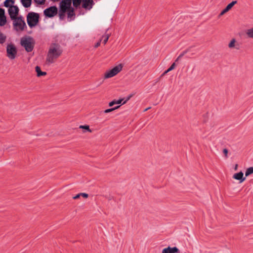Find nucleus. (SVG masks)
Masks as SVG:
<instances>
[{
    "mask_svg": "<svg viewBox=\"0 0 253 253\" xmlns=\"http://www.w3.org/2000/svg\"><path fill=\"white\" fill-rule=\"evenodd\" d=\"M5 15V11L4 9L0 8V17Z\"/></svg>",
    "mask_w": 253,
    "mask_h": 253,
    "instance_id": "obj_32",
    "label": "nucleus"
},
{
    "mask_svg": "<svg viewBox=\"0 0 253 253\" xmlns=\"http://www.w3.org/2000/svg\"><path fill=\"white\" fill-rule=\"evenodd\" d=\"M82 7L90 10L92 8L94 2L93 0H83Z\"/></svg>",
    "mask_w": 253,
    "mask_h": 253,
    "instance_id": "obj_10",
    "label": "nucleus"
},
{
    "mask_svg": "<svg viewBox=\"0 0 253 253\" xmlns=\"http://www.w3.org/2000/svg\"><path fill=\"white\" fill-rule=\"evenodd\" d=\"M162 253H169L168 247L164 249L162 251Z\"/></svg>",
    "mask_w": 253,
    "mask_h": 253,
    "instance_id": "obj_35",
    "label": "nucleus"
},
{
    "mask_svg": "<svg viewBox=\"0 0 253 253\" xmlns=\"http://www.w3.org/2000/svg\"><path fill=\"white\" fill-rule=\"evenodd\" d=\"M100 42H101V40H100V41L98 42L97 43H95V44L94 45V47L95 48L98 47L100 45Z\"/></svg>",
    "mask_w": 253,
    "mask_h": 253,
    "instance_id": "obj_36",
    "label": "nucleus"
},
{
    "mask_svg": "<svg viewBox=\"0 0 253 253\" xmlns=\"http://www.w3.org/2000/svg\"><path fill=\"white\" fill-rule=\"evenodd\" d=\"M132 96L131 95H130L129 96H128L126 99L122 103V104H124L125 103H126L128 100H129V99L131 98V97Z\"/></svg>",
    "mask_w": 253,
    "mask_h": 253,
    "instance_id": "obj_37",
    "label": "nucleus"
},
{
    "mask_svg": "<svg viewBox=\"0 0 253 253\" xmlns=\"http://www.w3.org/2000/svg\"><path fill=\"white\" fill-rule=\"evenodd\" d=\"M67 10L59 8V17L60 19L63 20L64 19L65 16V13Z\"/></svg>",
    "mask_w": 253,
    "mask_h": 253,
    "instance_id": "obj_17",
    "label": "nucleus"
},
{
    "mask_svg": "<svg viewBox=\"0 0 253 253\" xmlns=\"http://www.w3.org/2000/svg\"><path fill=\"white\" fill-rule=\"evenodd\" d=\"M238 164H236V165H235V167H234V170H237V169H238Z\"/></svg>",
    "mask_w": 253,
    "mask_h": 253,
    "instance_id": "obj_41",
    "label": "nucleus"
},
{
    "mask_svg": "<svg viewBox=\"0 0 253 253\" xmlns=\"http://www.w3.org/2000/svg\"><path fill=\"white\" fill-rule=\"evenodd\" d=\"M80 196H80V193H79V194H78L76 195L75 196H74V197H73V199H78Z\"/></svg>",
    "mask_w": 253,
    "mask_h": 253,
    "instance_id": "obj_39",
    "label": "nucleus"
},
{
    "mask_svg": "<svg viewBox=\"0 0 253 253\" xmlns=\"http://www.w3.org/2000/svg\"><path fill=\"white\" fill-rule=\"evenodd\" d=\"M35 70L37 72V76L39 77L42 76H45L46 75V73L45 72H42L41 70V68L38 66H37L36 67Z\"/></svg>",
    "mask_w": 253,
    "mask_h": 253,
    "instance_id": "obj_15",
    "label": "nucleus"
},
{
    "mask_svg": "<svg viewBox=\"0 0 253 253\" xmlns=\"http://www.w3.org/2000/svg\"><path fill=\"white\" fill-rule=\"evenodd\" d=\"M189 49H187L184 51H183L179 55V58L182 57L185 54H186L188 51Z\"/></svg>",
    "mask_w": 253,
    "mask_h": 253,
    "instance_id": "obj_29",
    "label": "nucleus"
},
{
    "mask_svg": "<svg viewBox=\"0 0 253 253\" xmlns=\"http://www.w3.org/2000/svg\"><path fill=\"white\" fill-rule=\"evenodd\" d=\"M150 108V107H148V108L145 109L144 111L145 112V111L148 110Z\"/></svg>",
    "mask_w": 253,
    "mask_h": 253,
    "instance_id": "obj_43",
    "label": "nucleus"
},
{
    "mask_svg": "<svg viewBox=\"0 0 253 253\" xmlns=\"http://www.w3.org/2000/svg\"><path fill=\"white\" fill-rule=\"evenodd\" d=\"M13 20V26L16 31H23L27 27L26 23L21 16L12 19Z\"/></svg>",
    "mask_w": 253,
    "mask_h": 253,
    "instance_id": "obj_4",
    "label": "nucleus"
},
{
    "mask_svg": "<svg viewBox=\"0 0 253 253\" xmlns=\"http://www.w3.org/2000/svg\"><path fill=\"white\" fill-rule=\"evenodd\" d=\"M34 1L38 4H43L45 0H34Z\"/></svg>",
    "mask_w": 253,
    "mask_h": 253,
    "instance_id": "obj_28",
    "label": "nucleus"
},
{
    "mask_svg": "<svg viewBox=\"0 0 253 253\" xmlns=\"http://www.w3.org/2000/svg\"><path fill=\"white\" fill-rule=\"evenodd\" d=\"M6 36L0 32V43H3L6 40Z\"/></svg>",
    "mask_w": 253,
    "mask_h": 253,
    "instance_id": "obj_24",
    "label": "nucleus"
},
{
    "mask_svg": "<svg viewBox=\"0 0 253 253\" xmlns=\"http://www.w3.org/2000/svg\"><path fill=\"white\" fill-rule=\"evenodd\" d=\"M228 47L232 49L235 48L237 50L240 49V44L237 42L235 39H232L228 44Z\"/></svg>",
    "mask_w": 253,
    "mask_h": 253,
    "instance_id": "obj_12",
    "label": "nucleus"
},
{
    "mask_svg": "<svg viewBox=\"0 0 253 253\" xmlns=\"http://www.w3.org/2000/svg\"><path fill=\"white\" fill-rule=\"evenodd\" d=\"M6 53L7 56L10 59L12 60L15 59L17 53L15 46L12 43L8 44L6 47Z\"/></svg>",
    "mask_w": 253,
    "mask_h": 253,
    "instance_id": "obj_5",
    "label": "nucleus"
},
{
    "mask_svg": "<svg viewBox=\"0 0 253 253\" xmlns=\"http://www.w3.org/2000/svg\"><path fill=\"white\" fill-rule=\"evenodd\" d=\"M80 196H83L84 198H87L88 197V195L85 193H80Z\"/></svg>",
    "mask_w": 253,
    "mask_h": 253,
    "instance_id": "obj_34",
    "label": "nucleus"
},
{
    "mask_svg": "<svg viewBox=\"0 0 253 253\" xmlns=\"http://www.w3.org/2000/svg\"><path fill=\"white\" fill-rule=\"evenodd\" d=\"M66 12L67 13L68 18L70 19L69 21L74 19L75 13L73 7H72L70 8Z\"/></svg>",
    "mask_w": 253,
    "mask_h": 253,
    "instance_id": "obj_14",
    "label": "nucleus"
},
{
    "mask_svg": "<svg viewBox=\"0 0 253 253\" xmlns=\"http://www.w3.org/2000/svg\"><path fill=\"white\" fill-rule=\"evenodd\" d=\"M115 104H116V101L115 100L110 102L109 103V106L110 107H112Z\"/></svg>",
    "mask_w": 253,
    "mask_h": 253,
    "instance_id": "obj_33",
    "label": "nucleus"
},
{
    "mask_svg": "<svg viewBox=\"0 0 253 253\" xmlns=\"http://www.w3.org/2000/svg\"><path fill=\"white\" fill-rule=\"evenodd\" d=\"M73 6L76 8H78L81 4L83 0H72Z\"/></svg>",
    "mask_w": 253,
    "mask_h": 253,
    "instance_id": "obj_22",
    "label": "nucleus"
},
{
    "mask_svg": "<svg viewBox=\"0 0 253 253\" xmlns=\"http://www.w3.org/2000/svg\"><path fill=\"white\" fill-rule=\"evenodd\" d=\"M168 249H169V253H180L179 250L176 247H174L172 248L168 247Z\"/></svg>",
    "mask_w": 253,
    "mask_h": 253,
    "instance_id": "obj_18",
    "label": "nucleus"
},
{
    "mask_svg": "<svg viewBox=\"0 0 253 253\" xmlns=\"http://www.w3.org/2000/svg\"><path fill=\"white\" fill-rule=\"evenodd\" d=\"M6 23V17L5 15L0 17V26H3Z\"/></svg>",
    "mask_w": 253,
    "mask_h": 253,
    "instance_id": "obj_20",
    "label": "nucleus"
},
{
    "mask_svg": "<svg viewBox=\"0 0 253 253\" xmlns=\"http://www.w3.org/2000/svg\"><path fill=\"white\" fill-rule=\"evenodd\" d=\"M168 72H169V71H168V70H166L161 76V77L165 76L166 74H167Z\"/></svg>",
    "mask_w": 253,
    "mask_h": 253,
    "instance_id": "obj_38",
    "label": "nucleus"
},
{
    "mask_svg": "<svg viewBox=\"0 0 253 253\" xmlns=\"http://www.w3.org/2000/svg\"><path fill=\"white\" fill-rule=\"evenodd\" d=\"M34 44L33 39L30 37L21 40V45L25 48L28 52H31L33 50Z\"/></svg>",
    "mask_w": 253,
    "mask_h": 253,
    "instance_id": "obj_3",
    "label": "nucleus"
},
{
    "mask_svg": "<svg viewBox=\"0 0 253 253\" xmlns=\"http://www.w3.org/2000/svg\"><path fill=\"white\" fill-rule=\"evenodd\" d=\"M253 173V167H250L248 168L245 172L246 176H248L249 175Z\"/></svg>",
    "mask_w": 253,
    "mask_h": 253,
    "instance_id": "obj_23",
    "label": "nucleus"
},
{
    "mask_svg": "<svg viewBox=\"0 0 253 253\" xmlns=\"http://www.w3.org/2000/svg\"><path fill=\"white\" fill-rule=\"evenodd\" d=\"M120 107V105H119V106H117L115 107H114V108H110V109H106L104 111V113H110L111 112H112L114 110H116V109H117L118 108H119V107Z\"/></svg>",
    "mask_w": 253,
    "mask_h": 253,
    "instance_id": "obj_25",
    "label": "nucleus"
},
{
    "mask_svg": "<svg viewBox=\"0 0 253 253\" xmlns=\"http://www.w3.org/2000/svg\"><path fill=\"white\" fill-rule=\"evenodd\" d=\"M19 8L16 5H11L8 8V12L11 20L16 19L18 17L17 15L19 13Z\"/></svg>",
    "mask_w": 253,
    "mask_h": 253,
    "instance_id": "obj_8",
    "label": "nucleus"
},
{
    "mask_svg": "<svg viewBox=\"0 0 253 253\" xmlns=\"http://www.w3.org/2000/svg\"><path fill=\"white\" fill-rule=\"evenodd\" d=\"M79 128L85 129L89 132H91V130L90 129L89 126H88V125L80 126Z\"/></svg>",
    "mask_w": 253,
    "mask_h": 253,
    "instance_id": "obj_27",
    "label": "nucleus"
},
{
    "mask_svg": "<svg viewBox=\"0 0 253 253\" xmlns=\"http://www.w3.org/2000/svg\"><path fill=\"white\" fill-rule=\"evenodd\" d=\"M110 36V34H106L104 36H103L102 38H104L103 41V43L105 44L107 42L108 39Z\"/></svg>",
    "mask_w": 253,
    "mask_h": 253,
    "instance_id": "obj_26",
    "label": "nucleus"
},
{
    "mask_svg": "<svg viewBox=\"0 0 253 253\" xmlns=\"http://www.w3.org/2000/svg\"><path fill=\"white\" fill-rule=\"evenodd\" d=\"M175 65H176L175 63V62L173 63L171 65V66H170V67L168 69V71H169V72H170V71H171V70H172L173 69H174L175 68Z\"/></svg>",
    "mask_w": 253,
    "mask_h": 253,
    "instance_id": "obj_30",
    "label": "nucleus"
},
{
    "mask_svg": "<svg viewBox=\"0 0 253 253\" xmlns=\"http://www.w3.org/2000/svg\"><path fill=\"white\" fill-rule=\"evenodd\" d=\"M181 58H179V56L177 57V58H176V59L175 60V63L176 62H177Z\"/></svg>",
    "mask_w": 253,
    "mask_h": 253,
    "instance_id": "obj_42",
    "label": "nucleus"
},
{
    "mask_svg": "<svg viewBox=\"0 0 253 253\" xmlns=\"http://www.w3.org/2000/svg\"><path fill=\"white\" fill-rule=\"evenodd\" d=\"M123 100V99H119L118 100L116 101V104L121 103Z\"/></svg>",
    "mask_w": 253,
    "mask_h": 253,
    "instance_id": "obj_40",
    "label": "nucleus"
},
{
    "mask_svg": "<svg viewBox=\"0 0 253 253\" xmlns=\"http://www.w3.org/2000/svg\"><path fill=\"white\" fill-rule=\"evenodd\" d=\"M233 178L235 179L239 180L240 183L243 182L246 179V177H244V173L242 171L235 173L233 175Z\"/></svg>",
    "mask_w": 253,
    "mask_h": 253,
    "instance_id": "obj_13",
    "label": "nucleus"
},
{
    "mask_svg": "<svg viewBox=\"0 0 253 253\" xmlns=\"http://www.w3.org/2000/svg\"><path fill=\"white\" fill-rule=\"evenodd\" d=\"M14 3V0H5L4 1V6L6 7H10Z\"/></svg>",
    "mask_w": 253,
    "mask_h": 253,
    "instance_id": "obj_19",
    "label": "nucleus"
},
{
    "mask_svg": "<svg viewBox=\"0 0 253 253\" xmlns=\"http://www.w3.org/2000/svg\"><path fill=\"white\" fill-rule=\"evenodd\" d=\"M72 0H62L59 4V8L68 10L72 7Z\"/></svg>",
    "mask_w": 253,
    "mask_h": 253,
    "instance_id": "obj_9",
    "label": "nucleus"
},
{
    "mask_svg": "<svg viewBox=\"0 0 253 253\" xmlns=\"http://www.w3.org/2000/svg\"><path fill=\"white\" fill-rule=\"evenodd\" d=\"M23 6L25 8L29 7L32 3V0H21Z\"/></svg>",
    "mask_w": 253,
    "mask_h": 253,
    "instance_id": "obj_16",
    "label": "nucleus"
},
{
    "mask_svg": "<svg viewBox=\"0 0 253 253\" xmlns=\"http://www.w3.org/2000/svg\"><path fill=\"white\" fill-rule=\"evenodd\" d=\"M40 15L38 13L30 12L27 15V21L28 26L32 28L39 22Z\"/></svg>",
    "mask_w": 253,
    "mask_h": 253,
    "instance_id": "obj_2",
    "label": "nucleus"
},
{
    "mask_svg": "<svg viewBox=\"0 0 253 253\" xmlns=\"http://www.w3.org/2000/svg\"><path fill=\"white\" fill-rule=\"evenodd\" d=\"M123 68V65L122 64H120L114 67L112 69L106 72L105 74L104 77L105 79L109 78L114 77L119 73Z\"/></svg>",
    "mask_w": 253,
    "mask_h": 253,
    "instance_id": "obj_6",
    "label": "nucleus"
},
{
    "mask_svg": "<svg viewBox=\"0 0 253 253\" xmlns=\"http://www.w3.org/2000/svg\"><path fill=\"white\" fill-rule=\"evenodd\" d=\"M237 3V0L232 1L231 2L229 3L226 7L220 12L219 14V16L223 15L225 13L228 12L230 9L232 8V7Z\"/></svg>",
    "mask_w": 253,
    "mask_h": 253,
    "instance_id": "obj_11",
    "label": "nucleus"
},
{
    "mask_svg": "<svg viewBox=\"0 0 253 253\" xmlns=\"http://www.w3.org/2000/svg\"><path fill=\"white\" fill-rule=\"evenodd\" d=\"M223 153H224V154L225 155V157L226 158H227L228 157V149H227L226 148L224 149L223 150Z\"/></svg>",
    "mask_w": 253,
    "mask_h": 253,
    "instance_id": "obj_31",
    "label": "nucleus"
},
{
    "mask_svg": "<svg viewBox=\"0 0 253 253\" xmlns=\"http://www.w3.org/2000/svg\"><path fill=\"white\" fill-rule=\"evenodd\" d=\"M58 9L56 6H50L46 8L43 11V13L46 17L51 18L57 14Z\"/></svg>",
    "mask_w": 253,
    "mask_h": 253,
    "instance_id": "obj_7",
    "label": "nucleus"
},
{
    "mask_svg": "<svg viewBox=\"0 0 253 253\" xmlns=\"http://www.w3.org/2000/svg\"><path fill=\"white\" fill-rule=\"evenodd\" d=\"M246 34L249 38L253 39V27L247 30Z\"/></svg>",
    "mask_w": 253,
    "mask_h": 253,
    "instance_id": "obj_21",
    "label": "nucleus"
},
{
    "mask_svg": "<svg viewBox=\"0 0 253 253\" xmlns=\"http://www.w3.org/2000/svg\"><path fill=\"white\" fill-rule=\"evenodd\" d=\"M63 52V49L58 43H52L49 46L47 57L46 62L48 64H52L55 60L59 58Z\"/></svg>",
    "mask_w": 253,
    "mask_h": 253,
    "instance_id": "obj_1",
    "label": "nucleus"
}]
</instances>
